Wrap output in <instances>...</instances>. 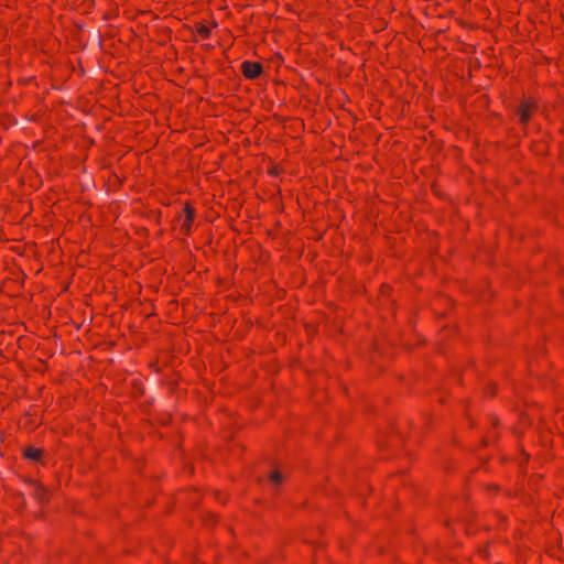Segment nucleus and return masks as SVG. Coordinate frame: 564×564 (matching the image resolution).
<instances>
[{
    "instance_id": "f257e3e1",
    "label": "nucleus",
    "mask_w": 564,
    "mask_h": 564,
    "mask_svg": "<svg viewBox=\"0 0 564 564\" xmlns=\"http://www.w3.org/2000/svg\"><path fill=\"white\" fill-rule=\"evenodd\" d=\"M241 67L243 75L248 78H256L262 70V66L253 62H243Z\"/></svg>"
},
{
    "instance_id": "f03ea898",
    "label": "nucleus",
    "mask_w": 564,
    "mask_h": 564,
    "mask_svg": "<svg viewBox=\"0 0 564 564\" xmlns=\"http://www.w3.org/2000/svg\"><path fill=\"white\" fill-rule=\"evenodd\" d=\"M25 456L29 459L37 460L41 457V451L34 447L25 449Z\"/></svg>"
},
{
    "instance_id": "7ed1b4c3",
    "label": "nucleus",
    "mask_w": 564,
    "mask_h": 564,
    "mask_svg": "<svg viewBox=\"0 0 564 564\" xmlns=\"http://www.w3.org/2000/svg\"><path fill=\"white\" fill-rule=\"evenodd\" d=\"M529 107L530 105L529 104H525L523 105L520 110H519V115L521 117V121L522 122H527L530 118V115H529Z\"/></svg>"
},
{
    "instance_id": "20e7f679",
    "label": "nucleus",
    "mask_w": 564,
    "mask_h": 564,
    "mask_svg": "<svg viewBox=\"0 0 564 564\" xmlns=\"http://www.w3.org/2000/svg\"><path fill=\"white\" fill-rule=\"evenodd\" d=\"M270 480L274 484H279L282 481V475L279 471H272L270 474Z\"/></svg>"
},
{
    "instance_id": "39448f33",
    "label": "nucleus",
    "mask_w": 564,
    "mask_h": 564,
    "mask_svg": "<svg viewBox=\"0 0 564 564\" xmlns=\"http://www.w3.org/2000/svg\"><path fill=\"white\" fill-rule=\"evenodd\" d=\"M199 33L204 36V37H207L209 35V29L206 28V26H200L199 29Z\"/></svg>"
},
{
    "instance_id": "423d86ee",
    "label": "nucleus",
    "mask_w": 564,
    "mask_h": 564,
    "mask_svg": "<svg viewBox=\"0 0 564 564\" xmlns=\"http://www.w3.org/2000/svg\"><path fill=\"white\" fill-rule=\"evenodd\" d=\"M192 218H193V216H192V214L188 212V213H187V215H186V219H185V221H184L183 226H184V227H188V226H189V223L192 221Z\"/></svg>"
}]
</instances>
